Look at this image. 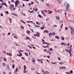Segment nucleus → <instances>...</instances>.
<instances>
[{"instance_id":"1","label":"nucleus","mask_w":74,"mask_h":74,"mask_svg":"<svg viewBox=\"0 0 74 74\" xmlns=\"http://www.w3.org/2000/svg\"><path fill=\"white\" fill-rule=\"evenodd\" d=\"M43 44H47V46H43L42 47H44V48H49V45H51V44L49 43H48L47 42H46L45 41L43 42Z\"/></svg>"},{"instance_id":"2","label":"nucleus","mask_w":74,"mask_h":74,"mask_svg":"<svg viewBox=\"0 0 74 74\" xmlns=\"http://www.w3.org/2000/svg\"><path fill=\"white\" fill-rule=\"evenodd\" d=\"M14 6L13 5L11 4L10 5V10H14L16 9V8H14L12 9V8H14Z\"/></svg>"},{"instance_id":"3","label":"nucleus","mask_w":74,"mask_h":74,"mask_svg":"<svg viewBox=\"0 0 74 74\" xmlns=\"http://www.w3.org/2000/svg\"><path fill=\"white\" fill-rule=\"evenodd\" d=\"M69 4L67 3L66 6L65 11H67L69 10Z\"/></svg>"},{"instance_id":"4","label":"nucleus","mask_w":74,"mask_h":74,"mask_svg":"<svg viewBox=\"0 0 74 74\" xmlns=\"http://www.w3.org/2000/svg\"><path fill=\"white\" fill-rule=\"evenodd\" d=\"M15 7H18V5L19 4V1L18 0H17L15 2Z\"/></svg>"},{"instance_id":"5","label":"nucleus","mask_w":74,"mask_h":74,"mask_svg":"<svg viewBox=\"0 0 74 74\" xmlns=\"http://www.w3.org/2000/svg\"><path fill=\"white\" fill-rule=\"evenodd\" d=\"M69 27L71 28V34H74V29H73L72 27L71 26H69Z\"/></svg>"},{"instance_id":"6","label":"nucleus","mask_w":74,"mask_h":74,"mask_svg":"<svg viewBox=\"0 0 74 74\" xmlns=\"http://www.w3.org/2000/svg\"><path fill=\"white\" fill-rule=\"evenodd\" d=\"M24 72L25 73H27V71H25V70H26V65H25L24 66Z\"/></svg>"},{"instance_id":"7","label":"nucleus","mask_w":74,"mask_h":74,"mask_svg":"<svg viewBox=\"0 0 74 74\" xmlns=\"http://www.w3.org/2000/svg\"><path fill=\"white\" fill-rule=\"evenodd\" d=\"M55 33L53 32V33H50L49 34V36H52V35H55Z\"/></svg>"},{"instance_id":"8","label":"nucleus","mask_w":74,"mask_h":74,"mask_svg":"<svg viewBox=\"0 0 74 74\" xmlns=\"http://www.w3.org/2000/svg\"><path fill=\"white\" fill-rule=\"evenodd\" d=\"M56 17L57 19H58V20H60V17H59V16H56Z\"/></svg>"},{"instance_id":"9","label":"nucleus","mask_w":74,"mask_h":74,"mask_svg":"<svg viewBox=\"0 0 74 74\" xmlns=\"http://www.w3.org/2000/svg\"><path fill=\"white\" fill-rule=\"evenodd\" d=\"M46 32L47 33H49V31L47 30H46L44 31V33H45Z\"/></svg>"},{"instance_id":"10","label":"nucleus","mask_w":74,"mask_h":74,"mask_svg":"<svg viewBox=\"0 0 74 74\" xmlns=\"http://www.w3.org/2000/svg\"><path fill=\"white\" fill-rule=\"evenodd\" d=\"M27 34H30V31L29 30L27 31Z\"/></svg>"},{"instance_id":"11","label":"nucleus","mask_w":74,"mask_h":74,"mask_svg":"<svg viewBox=\"0 0 74 74\" xmlns=\"http://www.w3.org/2000/svg\"><path fill=\"white\" fill-rule=\"evenodd\" d=\"M2 5H6V7H7V5L6 4V3H2Z\"/></svg>"},{"instance_id":"12","label":"nucleus","mask_w":74,"mask_h":74,"mask_svg":"<svg viewBox=\"0 0 74 74\" xmlns=\"http://www.w3.org/2000/svg\"><path fill=\"white\" fill-rule=\"evenodd\" d=\"M61 39L62 40H63V41H64V37L61 36Z\"/></svg>"},{"instance_id":"13","label":"nucleus","mask_w":74,"mask_h":74,"mask_svg":"<svg viewBox=\"0 0 74 74\" xmlns=\"http://www.w3.org/2000/svg\"><path fill=\"white\" fill-rule=\"evenodd\" d=\"M59 68L60 69H66V67H60Z\"/></svg>"},{"instance_id":"14","label":"nucleus","mask_w":74,"mask_h":74,"mask_svg":"<svg viewBox=\"0 0 74 74\" xmlns=\"http://www.w3.org/2000/svg\"><path fill=\"white\" fill-rule=\"evenodd\" d=\"M43 11L45 12V13H46L48 12V11L46 10H43Z\"/></svg>"},{"instance_id":"15","label":"nucleus","mask_w":74,"mask_h":74,"mask_svg":"<svg viewBox=\"0 0 74 74\" xmlns=\"http://www.w3.org/2000/svg\"><path fill=\"white\" fill-rule=\"evenodd\" d=\"M28 11L29 12H30V13H32L34 12V11L33 10H32V11H30V10H29Z\"/></svg>"},{"instance_id":"16","label":"nucleus","mask_w":74,"mask_h":74,"mask_svg":"<svg viewBox=\"0 0 74 74\" xmlns=\"http://www.w3.org/2000/svg\"><path fill=\"white\" fill-rule=\"evenodd\" d=\"M8 55H9V56H12V55L11 53L8 54V53H6Z\"/></svg>"},{"instance_id":"17","label":"nucleus","mask_w":74,"mask_h":74,"mask_svg":"<svg viewBox=\"0 0 74 74\" xmlns=\"http://www.w3.org/2000/svg\"><path fill=\"white\" fill-rule=\"evenodd\" d=\"M38 16H39V17H40V18H42V16H41V15L40 14L38 15Z\"/></svg>"},{"instance_id":"18","label":"nucleus","mask_w":74,"mask_h":74,"mask_svg":"<svg viewBox=\"0 0 74 74\" xmlns=\"http://www.w3.org/2000/svg\"><path fill=\"white\" fill-rule=\"evenodd\" d=\"M55 37L56 38H57V39H59V36H55Z\"/></svg>"},{"instance_id":"19","label":"nucleus","mask_w":74,"mask_h":74,"mask_svg":"<svg viewBox=\"0 0 74 74\" xmlns=\"http://www.w3.org/2000/svg\"><path fill=\"white\" fill-rule=\"evenodd\" d=\"M71 47L70 48V49L69 50V52H71Z\"/></svg>"},{"instance_id":"20","label":"nucleus","mask_w":74,"mask_h":74,"mask_svg":"<svg viewBox=\"0 0 74 74\" xmlns=\"http://www.w3.org/2000/svg\"><path fill=\"white\" fill-rule=\"evenodd\" d=\"M48 12H49V14H51V13L52 12V11H50V12H49V10H48Z\"/></svg>"},{"instance_id":"21","label":"nucleus","mask_w":74,"mask_h":74,"mask_svg":"<svg viewBox=\"0 0 74 74\" xmlns=\"http://www.w3.org/2000/svg\"><path fill=\"white\" fill-rule=\"evenodd\" d=\"M12 67L13 69H14L15 67V65L14 64L12 66Z\"/></svg>"},{"instance_id":"22","label":"nucleus","mask_w":74,"mask_h":74,"mask_svg":"<svg viewBox=\"0 0 74 74\" xmlns=\"http://www.w3.org/2000/svg\"><path fill=\"white\" fill-rule=\"evenodd\" d=\"M32 61L33 62H36V60H34V59H33L32 60Z\"/></svg>"},{"instance_id":"23","label":"nucleus","mask_w":74,"mask_h":74,"mask_svg":"<svg viewBox=\"0 0 74 74\" xmlns=\"http://www.w3.org/2000/svg\"><path fill=\"white\" fill-rule=\"evenodd\" d=\"M21 28H22V29H24V27H23V25H21Z\"/></svg>"},{"instance_id":"24","label":"nucleus","mask_w":74,"mask_h":74,"mask_svg":"<svg viewBox=\"0 0 74 74\" xmlns=\"http://www.w3.org/2000/svg\"><path fill=\"white\" fill-rule=\"evenodd\" d=\"M3 60H4V61H5V62L6 61V58H3Z\"/></svg>"},{"instance_id":"25","label":"nucleus","mask_w":74,"mask_h":74,"mask_svg":"<svg viewBox=\"0 0 74 74\" xmlns=\"http://www.w3.org/2000/svg\"><path fill=\"white\" fill-rule=\"evenodd\" d=\"M73 71L71 70V71H70L69 73H70V74H72V73H73Z\"/></svg>"},{"instance_id":"26","label":"nucleus","mask_w":74,"mask_h":74,"mask_svg":"<svg viewBox=\"0 0 74 74\" xmlns=\"http://www.w3.org/2000/svg\"><path fill=\"white\" fill-rule=\"evenodd\" d=\"M57 1H58V2H59V3H61V1H60V0H57Z\"/></svg>"},{"instance_id":"27","label":"nucleus","mask_w":74,"mask_h":74,"mask_svg":"<svg viewBox=\"0 0 74 74\" xmlns=\"http://www.w3.org/2000/svg\"><path fill=\"white\" fill-rule=\"evenodd\" d=\"M19 55L21 56L22 55V54L21 53H19Z\"/></svg>"},{"instance_id":"28","label":"nucleus","mask_w":74,"mask_h":74,"mask_svg":"<svg viewBox=\"0 0 74 74\" xmlns=\"http://www.w3.org/2000/svg\"><path fill=\"white\" fill-rule=\"evenodd\" d=\"M6 64L5 63H3V66H5Z\"/></svg>"},{"instance_id":"29","label":"nucleus","mask_w":74,"mask_h":74,"mask_svg":"<svg viewBox=\"0 0 74 74\" xmlns=\"http://www.w3.org/2000/svg\"><path fill=\"white\" fill-rule=\"evenodd\" d=\"M41 12H42V14L43 15H44V16H45V15L44 14V12H42V10H41Z\"/></svg>"},{"instance_id":"30","label":"nucleus","mask_w":74,"mask_h":74,"mask_svg":"<svg viewBox=\"0 0 74 74\" xmlns=\"http://www.w3.org/2000/svg\"><path fill=\"white\" fill-rule=\"evenodd\" d=\"M26 38H27V40H29L30 39V38L28 37H26Z\"/></svg>"},{"instance_id":"31","label":"nucleus","mask_w":74,"mask_h":74,"mask_svg":"<svg viewBox=\"0 0 74 74\" xmlns=\"http://www.w3.org/2000/svg\"><path fill=\"white\" fill-rule=\"evenodd\" d=\"M38 35H37V36L38 37H40V34L39 33H38Z\"/></svg>"},{"instance_id":"32","label":"nucleus","mask_w":74,"mask_h":74,"mask_svg":"<svg viewBox=\"0 0 74 74\" xmlns=\"http://www.w3.org/2000/svg\"><path fill=\"white\" fill-rule=\"evenodd\" d=\"M18 68H16V72H17L18 71Z\"/></svg>"},{"instance_id":"33","label":"nucleus","mask_w":74,"mask_h":74,"mask_svg":"<svg viewBox=\"0 0 74 74\" xmlns=\"http://www.w3.org/2000/svg\"><path fill=\"white\" fill-rule=\"evenodd\" d=\"M9 21H10V22H11V21H12V20L10 18H9Z\"/></svg>"},{"instance_id":"34","label":"nucleus","mask_w":74,"mask_h":74,"mask_svg":"<svg viewBox=\"0 0 74 74\" xmlns=\"http://www.w3.org/2000/svg\"><path fill=\"white\" fill-rule=\"evenodd\" d=\"M25 55H26V56H28V54L27 53H25Z\"/></svg>"},{"instance_id":"35","label":"nucleus","mask_w":74,"mask_h":74,"mask_svg":"<svg viewBox=\"0 0 74 74\" xmlns=\"http://www.w3.org/2000/svg\"><path fill=\"white\" fill-rule=\"evenodd\" d=\"M49 55H51L52 54V52H51L49 51Z\"/></svg>"},{"instance_id":"36","label":"nucleus","mask_w":74,"mask_h":74,"mask_svg":"<svg viewBox=\"0 0 74 74\" xmlns=\"http://www.w3.org/2000/svg\"><path fill=\"white\" fill-rule=\"evenodd\" d=\"M65 50L66 51V52H69V51L68 50H67V49H65Z\"/></svg>"},{"instance_id":"37","label":"nucleus","mask_w":74,"mask_h":74,"mask_svg":"<svg viewBox=\"0 0 74 74\" xmlns=\"http://www.w3.org/2000/svg\"><path fill=\"white\" fill-rule=\"evenodd\" d=\"M46 5H47V7H49V4L46 3Z\"/></svg>"},{"instance_id":"38","label":"nucleus","mask_w":74,"mask_h":74,"mask_svg":"<svg viewBox=\"0 0 74 74\" xmlns=\"http://www.w3.org/2000/svg\"><path fill=\"white\" fill-rule=\"evenodd\" d=\"M41 29H44V27H41Z\"/></svg>"},{"instance_id":"39","label":"nucleus","mask_w":74,"mask_h":74,"mask_svg":"<svg viewBox=\"0 0 74 74\" xmlns=\"http://www.w3.org/2000/svg\"><path fill=\"white\" fill-rule=\"evenodd\" d=\"M61 44V45H64V43H63V42H62Z\"/></svg>"},{"instance_id":"40","label":"nucleus","mask_w":74,"mask_h":74,"mask_svg":"<svg viewBox=\"0 0 74 74\" xmlns=\"http://www.w3.org/2000/svg\"><path fill=\"white\" fill-rule=\"evenodd\" d=\"M46 72L48 73V72L47 71H46L45 73L44 72H43V73L44 74H47Z\"/></svg>"},{"instance_id":"41","label":"nucleus","mask_w":74,"mask_h":74,"mask_svg":"<svg viewBox=\"0 0 74 74\" xmlns=\"http://www.w3.org/2000/svg\"><path fill=\"white\" fill-rule=\"evenodd\" d=\"M13 14V15H15V16H18V15L16 14Z\"/></svg>"},{"instance_id":"42","label":"nucleus","mask_w":74,"mask_h":74,"mask_svg":"<svg viewBox=\"0 0 74 74\" xmlns=\"http://www.w3.org/2000/svg\"><path fill=\"white\" fill-rule=\"evenodd\" d=\"M69 53H70V55L71 57V56H72L71 53V52H69Z\"/></svg>"},{"instance_id":"43","label":"nucleus","mask_w":74,"mask_h":74,"mask_svg":"<svg viewBox=\"0 0 74 74\" xmlns=\"http://www.w3.org/2000/svg\"><path fill=\"white\" fill-rule=\"evenodd\" d=\"M14 38H16V39H18V38H17V37L15 36H14Z\"/></svg>"},{"instance_id":"44","label":"nucleus","mask_w":74,"mask_h":74,"mask_svg":"<svg viewBox=\"0 0 74 74\" xmlns=\"http://www.w3.org/2000/svg\"><path fill=\"white\" fill-rule=\"evenodd\" d=\"M21 22H23V23H24V24L25 23V22L23 21V20H21Z\"/></svg>"},{"instance_id":"45","label":"nucleus","mask_w":74,"mask_h":74,"mask_svg":"<svg viewBox=\"0 0 74 74\" xmlns=\"http://www.w3.org/2000/svg\"><path fill=\"white\" fill-rule=\"evenodd\" d=\"M52 48H51L49 49V51H52Z\"/></svg>"},{"instance_id":"46","label":"nucleus","mask_w":74,"mask_h":74,"mask_svg":"<svg viewBox=\"0 0 74 74\" xmlns=\"http://www.w3.org/2000/svg\"><path fill=\"white\" fill-rule=\"evenodd\" d=\"M63 63H64V62H60L59 63V64H62Z\"/></svg>"},{"instance_id":"47","label":"nucleus","mask_w":74,"mask_h":74,"mask_svg":"<svg viewBox=\"0 0 74 74\" xmlns=\"http://www.w3.org/2000/svg\"><path fill=\"white\" fill-rule=\"evenodd\" d=\"M63 27V24H62V25H61V28H62Z\"/></svg>"},{"instance_id":"48","label":"nucleus","mask_w":74,"mask_h":74,"mask_svg":"<svg viewBox=\"0 0 74 74\" xmlns=\"http://www.w3.org/2000/svg\"><path fill=\"white\" fill-rule=\"evenodd\" d=\"M64 46H66L67 44H66V43H64Z\"/></svg>"},{"instance_id":"49","label":"nucleus","mask_w":74,"mask_h":74,"mask_svg":"<svg viewBox=\"0 0 74 74\" xmlns=\"http://www.w3.org/2000/svg\"><path fill=\"white\" fill-rule=\"evenodd\" d=\"M28 47L30 48V49H32V47L31 46H28Z\"/></svg>"},{"instance_id":"50","label":"nucleus","mask_w":74,"mask_h":74,"mask_svg":"<svg viewBox=\"0 0 74 74\" xmlns=\"http://www.w3.org/2000/svg\"><path fill=\"white\" fill-rule=\"evenodd\" d=\"M6 13L7 14H8V11H6Z\"/></svg>"},{"instance_id":"51","label":"nucleus","mask_w":74,"mask_h":74,"mask_svg":"<svg viewBox=\"0 0 74 74\" xmlns=\"http://www.w3.org/2000/svg\"><path fill=\"white\" fill-rule=\"evenodd\" d=\"M65 30H68V28L67 27H65Z\"/></svg>"},{"instance_id":"52","label":"nucleus","mask_w":74,"mask_h":74,"mask_svg":"<svg viewBox=\"0 0 74 74\" xmlns=\"http://www.w3.org/2000/svg\"><path fill=\"white\" fill-rule=\"evenodd\" d=\"M30 30H31V31H32V32H34V30L33 29H30Z\"/></svg>"},{"instance_id":"53","label":"nucleus","mask_w":74,"mask_h":74,"mask_svg":"<svg viewBox=\"0 0 74 74\" xmlns=\"http://www.w3.org/2000/svg\"><path fill=\"white\" fill-rule=\"evenodd\" d=\"M67 46H69L70 45V43H69L68 44H67Z\"/></svg>"},{"instance_id":"54","label":"nucleus","mask_w":74,"mask_h":74,"mask_svg":"<svg viewBox=\"0 0 74 74\" xmlns=\"http://www.w3.org/2000/svg\"><path fill=\"white\" fill-rule=\"evenodd\" d=\"M21 59H23V60H25V58L23 57H22L21 58Z\"/></svg>"},{"instance_id":"55","label":"nucleus","mask_w":74,"mask_h":74,"mask_svg":"<svg viewBox=\"0 0 74 74\" xmlns=\"http://www.w3.org/2000/svg\"><path fill=\"white\" fill-rule=\"evenodd\" d=\"M33 48H34V49H36V48L35 47H33Z\"/></svg>"},{"instance_id":"56","label":"nucleus","mask_w":74,"mask_h":74,"mask_svg":"<svg viewBox=\"0 0 74 74\" xmlns=\"http://www.w3.org/2000/svg\"><path fill=\"white\" fill-rule=\"evenodd\" d=\"M66 74H70V73H69V72H66Z\"/></svg>"},{"instance_id":"57","label":"nucleus","mask_w":74,"mask_h":74,"mask_svg":"<svg viewBox=\"0 0 74 74\" xmlns=\"http://www.w3.org/2000/svg\"><path fill=\"white\" fill-rule=\"evenodd\" d=\"M34 3V2H31V4H33V3Z\"/></svg>"},{"instance_id":"58","label":"nucleus","mask_w":74,"mask_h":74,"mask_svg":"<svg viewBox=\"0 0 74 74\" xmlns=\"http://www.w3.org/2000/svg\"><path fill=\"white\" fill-rule=\"evenodd\" d=\"M0 27L1 28V29H3V26H1V25H0Z\"/></svg>"},{"instance_id":"59","label":"nucleus","mask_w":74,"mask_h":74,"mask_svg":"<svg viewBox=\"0 0 74 74\" xmlns=\"http://www.w3.org/2000/svg\"><path fill=\"white\" fill-rule=\"evenodd\" d=\"M58 59V60H61V59H60V58L59 57Z\"/></svg>"},{"instance_id":"60","label":"nucleus","mask_w":74,"mask_h":74,"mask_svg":"<svg viewBox=\"0 0 74 74\" xmlns=\"http://www.w3.org/2000/svg\"><path fill=\"white\" fill-rule=\"evenodd\" d=\"M38 11V9H36L35 10V11Z\"/></svg>"},{"instance_id":"61","label":"nucleus","mask_w":74,"mask_h":74,"mask_svg":"<svg viewBox=\"0 0 74 74\" xmlns=\"http://www.w3.org/2000/svg\"><path fill=\"white\" fill-rule=\"evenodd\" d=\"M16 45H17V46H19V45H18V44H16Z\"/></svg>"},{"instance_id":"62","label":"nucleus","mask_w":74,"mask_h":74,"mask_svg":"<svg viewBox=\"0 0 74 74\" xmlns=\"http://www.w3.org/2000/svg\"><path fill=\"white\" fill-rule=\"evenodd\" d=\"M11 1L13 3L14 2V1L13 0H11Z\"/></svg>"},{"instance_id":"63","label":"nucleus","mask_w":74,"mask_h":74,"mask_svg":"<svg viewBox=\"0 0 74 74\" xmlns=\"http://www.w3.org/2000/svg\"><path fill=\"white\" fill-rule=\"evenodd\" d=\"M48 20H49V18H47L46 19V21H48Z\"/></svg>"},{"instance_id":"64","label":"nucleus","mask_w":74,"mask_h":74,"mask_svg":"<svg viewBox=\"0 0 74 74\" xmlns=\"http://www.w3.org/2000/svg\"><path fill=\"white\" fill-rule=\"evenodd\" d=\"M56 63H57L56 62H54V63H53V64H56Z\"/></svg>"}]
</instances>
